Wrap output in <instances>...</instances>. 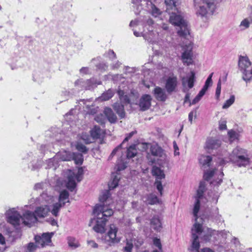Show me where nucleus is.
I'll list each match as a JSON object with an SVG mask.
<instances>
[{
	"instance_id": "1",
	"label": "nucleus",
	"mask_w": 252,
	"mask_h": 252,
	"mask_svg": "<svg viewBox=\"0 0 252 252\" xmlns=\"http://www.w3.org/2000/svg\"><path fill=\"white\" fill-rule=\"evenodd\" d=\"M99 201L103 203L97 204L94 207L93 213L96 217V224L93 227L94 231L102 233L105 231V226L107 218L111 216L113 210L109 208L108 205L110 204V193L108 190H105L101 193L99 197Z\"/></svg>"
},
{
	"instance_id": "2",
	"label": "nucleus",
	"mask_w": 252,
	"mask_h": 252,
	"mask_svg": "<svg viewBox=\"0 0 252 252\" xmlns=\"http://www.w3.org/2000/svg\"><path fill=\"white\" fill-rule=\"evenodd\" d=\"M178 0H165L167 5L166 11L170 15L169 22L177 26V33L180 36L186 37L189 34L188 23L176 8Z\"/></svg>"
},
{
	"instance_id": "3",
	"label": "nucleus",
	"mask_w": 252,
	"mask_h": 252,
	"mask_svg": "<svg viewBox=\"0 0 252 252\" xmlns=\"http://www.w3.org/2000/svg\"><path fill=\"white\" fill-rule=\"evenodd\" d=\"M6 216L7 221L15 227L19 225L21 223L31 227L32 223L37 220V216L35 213L28 211L23 215V217H21L14 208L7 211Z\"/></svg>"
},
{
	"instance_id": "4",
	"label": "nucleus",
	"mask_w": 252,
	"mask_h": 252,
	"mask_svg": "<svg viewBox=\"0 0 252 252\" xmlns=\"http://www.w3.org/2000/svg\"><path fill=\"white\" fill-rule=\"evenodd\" d=\"M238 68L242 74V79L246 82L252 80V63L247 56H240L238 61Z\"/></svg>"
},
{
	"instance_id": "5",
	"label": "nucleus",
	"mask_w": 252,
	"mask_h": 252,
	"mask_svg": "<svg viewBox=\"0 0 252 252\" xmlns=\"http://www.w3.org/2000/svg\"><path fill=\"white\" fill-rule=\"evenodd\" d=\"M229 158L231 161L237 163L240 167L246 166L250 164V159L247 150L239 147L233 149Z\"/></svg>"
},
{
	"instance_id": "6",
	"label": "nucleus",
	"mask_w": 252,
	"mask_h": 252,
	"mask_svg": "<svg viewBox=\"0 0 252 252\" xmlns=\"http://www.w3.org/2000/svg\"><path fill=\"white\" fill-rule=\"evenodd\" d=\"M202 232V224L198 222L197 219H196L191 229L192 242L191 247L190 249H189L191 252H199L200 244L198 241V236L196 235V233L200 235Z\"/></svg>"
},
{
	"instance_id": "7",
	"label": "nucleus",
	"mask_w": 252,
	"mask_h": 252,
	"mask_svg": "<svg viewBox=\"0 0 252 252\" xmlns=\"http://www.w3.org/2000/svg\"><path fill=\"white\" fill-rule=\"evenodd\" d=\"M100 84V81H97L94 78L86 80H83L82 79H80L75 81V86L81 90H87L93 89L96 87L98 85Z\"/></svg>"
},
{
	"instance_id": "8",
	"label": "nucleus",
	"mask_w": 252,
	"mask_h": 252,
	"mask_svg": "<svg viewBox=\"0 0 252 252\" xmlns=\"http://www.w3.org/2000/svg\"><path fill=\"white\" fill-rule=\"evenodd\" d=\"M203 5L199 7L197 13L204 16L208 13L213 14L215 8V0H202Z\"/></svg>"
},
{
	"instance_id": "9",
	"label": "nucleus",
	"mask_w": 252,
	"mask_h": 252,
	"mask_svg": "<svg viewBox=\"0 0 252 252\" xmlns=\"http://www.w3.org/2000/svg\"><path fill=\"white\" fill-rule=\"evenodd\" d=\"M150 151L151 155L148 154L147 158L149 161L152 164L157 161L158 158H163L165 156L163 150L157 144L152 145Z\"/></svg>"
},
{
	"instance_id": "10",
	"label": "nucleus",
	"mask_w": 252,
	"mask_h": 252,
	"mask_svg": "<svg viewBox=\"0 0 252 252\" xmlns=\"http://www.w3.org/2000/svg\"><path fill=\"white\" fill-rule=\"evenodd\" d=\"M205 191V184L203 182L200 183L198 189L197 190L196 195L195 196V202L193 210V214L195 217V220L197 219V214L200 209V199L203 195V193Z\"/></svg>"
},
{
	"instance_id": "11",
	"label": "nucleus",
	"mask_w": 252,
	"mask_h": 252,
	"mask_svg": "<svg viewBox=\"0 0 252 252\" xmlns=\"http://www.w3.org/2000/svg\"><path fill=\"white\" fill-rule=\"evenodd\" d=\"M152 172L153 175L156 177V181L155 184L156 186L157 189L159 192L160 195H162L163 187L160 180L165 178V174L163 171L161 170L160 168L154 166L152 168Z\"/></svg>"
},
{
	"instance_id": "12",
	"label": "nucleus",
	"mask_w": 252,
	"mask_h": 252,
	"mask_svg": "<svg viewBox=\"0 0 252 252\" xmlns=\"http://www.w3.org/2000/svg\"><path fill=\"white\" fill-rule=\"evenodd\" d=\"M192 45L189 43L183 47L182 60L185 64L189 65L192 63Z\"/></svg>"
},
{
	"instance_id": "13",
	"label": "nucleus",
	"mask_w": 252,
	"mask_h": 252,
	"mask_svg": "<svg viewBox=\"0 0 252 252\" xmlns=\"http://www.w3.org/2000/svg\"><path fill=\"white\" fill-rule=\"evenodd\" d=\"M118 228L114 224L110 225L109 230L105 237V239L110 243L115 244L120 241V239L117 237Z\"/></svg>"
},
{
	"instance_id": "14",
	"label": "nucleus",
	"mask_w": 252,
	"mask_h": 252,
	"mask_svg": "<svg viewBox=\"0 0 252 252\" xmlns=\"http://www.w3.org/2000/svg\"><path fill=\"white\" fill-rule=\"evenodd\" d=\"M52 236L49 233H44L41 236H35V244L38 247L43 248L46 246L49 245L51 243Z\"/></svg>"
},
{
	"instance_id": "15",
	"label": "nucleus",
	"mask_w": 252,
	"mask_h": 252,
	"mask_svg": "<svg viewBox=\"0 0 252 252\" xmlns=\"http://www.w3.org/2000/svg\"><path fill=\"white\" fill-rule=\"evenodd\" d=\"M152 97L149 94H144L139 100V106L140 110L145 111L148 110L151 105Z\"/></svg>"
},
{
	"instance_id": "16",
	"label": "nucleus",
	"mask_w": 252,
	"mask_h": 252,
	"mask_svg": "<svg viewBox=\"0 0 252 252\" xmlns=\"http://www.w3.org/2000/svg\"><path fill=\"white\" fill-rule=\"evenodd\" d=\"M178 84L177 78L175 76L169 77L166 80L165 88L168 93L175 91Z\"/></svg>"
},
{
	"instance_id": "17",
	"label": "nucleus",
	"mask_w": 252,
	"mask_h": 252,
	"mask_svg": "<svg viewBox=\"0 0 252 252\" xmlns=\"http://www.w3.org/2000/svg\"><path fill=\"white\" fill-rule=\"evenodd\" d=\"M221 142L219 139L215 138H209L206 142L205 148L208 150H215L217 149L221 146Z\"/></svg>"
},
{
	"instance_id": "18",
	"label": "nucleus",
	"mask_w": 252,
	"mask_h": 252,
	"mask_svg": "<svg viewBox=\"0 0 252 252\" xmlns=\"http://www.w3.org/2000/svg\"><path fill=\"white\" fill-rule=\"evenodd\" d=\"M50 212V208L48 204L43 205L37 207L34 211V213L37 217L44 218L46 217Z\"/></svg>"
},
{
	"instance_id": "19",
	"label": "nucleus",
	"mask_w": 252,
	"mask_h": 252,
	"mask_svg": "<svg viewBox=\"0 0 252 252\" xmlns=\"http://www.w3.org/2000/svg\"><path fill=\"white\" fill-rule=\"evenodd\" d=\"M143 244L142 240H136L135 238L127 240L126 246L124 247L125 252H131L133 248V245L134 244L136 246L138 247Z\"/></svg>"
},
{
	"instance_id": "20",
	"label": "nucleus",
	"mask_w": 252,
	"mask_h": 252,
	"mask_svg": "<svg viewBox=\"0 0 252 252\" xmlns=\"http://www.w3.org/2000/svg\"><path fill=\"white\" fill-rule=\"evenodd\" d=\"M154 94L155 98L158 101H164L167 98L164 90L159 87L155 88Z\"/></svg>"
},
{
	"instance_id": "21",
	"label": "nucleus",
	"mask_w": 252,
	"mask_h": 252,
	"mask_svg": "<svg viewBox=\"0 0 252 252\" xmlns=\"http://www.w3.org/2000/svg\"><path fill=\"white\" fill-rule=\"evenodd\" d=\"M91 137L93 140L100 138L104 134V131L99 126H95L90 131Z\"/></svg>"
},
{
	"instance_id": "22",
	"label": "nucleus",
	"mask_w": 252,
	"mask_h": 252,
	"mask_svg": "<svg viewBox=\"0 0 252 252\" xmlns=\"http://www.w3.org/2000/svg\"><path fill=\"white\" fill-rule=\"evenodd\" d=\"M195 80V73L191 72V74L189 77L184 78L182 80V83L184 86L188 85L189 89H191L193 87Z\"/></svg>"
},
{
	"instance_id": "23",
	"label": "nucleus",
	"mask_w": 252,
	"mask_h": 252,
	"mask_svg": "<svg viewBox=\"0 0 252 252\" xmlns=\"http://www.w3.org/2000/svg\"><path fill=\"white\" fill-rule=\"evenodd\" d=\"M104 113L107 118L108 120L111 123H114L116 122L117 116L111 108L108 107L105 108L104 110Z\"/></svg>"
},
{
	"instance_id": "24",
	"label": "nucleus",
	"mask_w": 252,
	"mask_h": 252,
	"mask_svg": "<svg viewBox=\"0 0 252 252\" xmlns=\"http://www.w3.org/2000/svg\"><path fill=\"white\" fill-rule=\"evenodd\" d=\"M144 201L150 205H154L158 202V199L157 196L153 194H149L143 197Z\"/></svg>"
},
{
	"instance_id": "25",
	"label": "nucleus",
	"mask_w": 252,
	"mask_h": 252,
	"mask_svg": "<svg viewBox=\"0 0 252 252\" xmlns=\"http://www.w3.org/2000/svg\"><path fill=\"white\" fill-rule=\"evenodd\" d=\"M76 186L75 174L71 172L68 176V181L66 184V187L68 189L72 191L75 188Z\"/></svg>"
},
{
	"instance_id": "26",
	"label": "nucleus",
	"mask_w": 252,
	"mask_h": 252,
	"mask_svg": "<svg viewBox=\"0 0 252 252\" xmlns=\"http://www.w3.org/2000/svg\"><path fill=\"white\" fill-rule=\"evenodd\" d=\"M212 160L211 157L209 156L201 155L199 158V162L204 167H209Z\"/></svg>"
},
{
	"instance_id": "27",
	"label": "nucleus",
	"mask_w": 252,
	"mask_h": 252,
	"mask_svg": "<svg viewBox=\"0 0 252 252\" xmlns=\"http://www.w3.org/2000/svg\"><path fill=\"white\" fill-rule=\"evenodd\" d=\"M56 156L62 161H70L72 158V153L65 151L58 153Z\"/></svg>"
},
{
	"instance_id": "28",
	"label": "nucleus",
	"mask_w": 252,
	"mask_h": 252,
	"mask_svg": "<svg viewBox=\"0 0 252 252\" xmlns=\"http://www.w3.org/2000/svg\"><path fill=\"white\" fill-rule=\"evenodd\" d=\"M113 108L121 118H123L125 117V113L123 105L116 102L114 104Z\"/></svg>"
},
{
	"instance_id": "29",
	"label": "nucleus",
	"mask_w": 252,
	"mask_h": 252,
	"mask_svg": "<svg viewBox=\"0 0 252 252\" xmlns=\"http://www.w3.org/2000/svg\"><path fill=\"white\" fill-rule=\"evenodd\" d=\"M151 224L153 229L157 231H159L161 228L160 221L157 217H154L152 218L151 221Z\"/></svg>"
},
{
	"instance_id": "30",
	"label": "nucleus",
	"mask_w": 252,
	"mask_h": 252,
	"mask_svg": "<svg viewBox=\"0 0 252 252\" xmlns=\"http://www.w3.org/2000/svg\"><path fill=\"white\" fill-rule=\"evenodd\" d=\"M112 181L108 184L109 189H112L118 186L120 180V175L116 174L112 175Z\"/></svg>"
},
{
	"instance_id": "31",
	"label": "nucleus",
	"mask_w": 252,
	"mask_h": 252,
	"mask_svg": "<svg viewBox=\"0 0 252 252\" xmlns=\"http://www.w3.org/2000/svg\"><path fill=\"white\" fill-rule=\"evenodd\" d=\"M69 193L67 191L64 190L62 191L60 194L59 196V202L63 204V205H64L67 200V202H69L68 200Z\"/></svg>"
},
{
	"instance_id": "32",
	"label": "nucleus",
	"mask_w": 252,
	"mask_h": 252,
	"mask_svg": "<svg viewBox=\"0 0 252 252\" xmlns=\"http://www.w3.org/2000/svg\"><path fill=\"white\" fill-rule=\"evenodd\" d=\"M72 160H74L76 164H82L83 161V155L79 153H72Z\"/></svg>"
},
{
	"instance_id": "33",
	"label": "nucleus",
	"mask_w": 252,
	"mask_h": 252,
	"mask_svg": "<svg viewBox=\"0 0 252 252\" xmlns=\"http://www.w3.org/2000/svg\"><path fill=\"white\" fill-rule=\"evenodd\" d=\"M118 94L119 95V98L121 102L125 104H127L130 102L128 96L127 95H124V92L123 91H118Z\"/></svg>"
},
{
	"instance_id": "34",
	"label": "nucleus",
	"mask_w": 252,
	"mask_h": 252,
	"mask_svg": "<svg viewBox=\"0 0 252 252\" xmlns=\"http://www.w3.org/2000/svg\"><path fill=\"white\" fill-rule=\"evenodd\" d=\"M228 135L229 136V141L232 142L236 140H238L239 134L233 130H230L228 131Z\"/></svg>"
},
{
	"instance_id": "35",
	"label": "nucleus",
	"mask_w": 252,
	"mask_h": 252,
	"mask_svg": "<svg viewBox=\"0 0 252 252\" xmlns=\"http://www.w3.org/2000/svg\"><path fill=\"white\" fill-rule=\"evenodd\" d=\"M137 151L135 149V146H130L127 150V158H132L135 156Z\"/></svg>"
},
{
	"instance_id": "36",
	"label": "nucleus",
	"mask_w": 252,
	"mask_h": 252,
	"mask_svg": "<svg viewBox=\"0 0 252 252\" xmlns=\"http://www.w3.org/2000/svg\"><path fill=\"white\" fill-rule=\"evenodd\" d=\"M114 94V92L109 89L102 94L100 97V99L104 101L108 100L113 96Z\"/></svg>"
},
{
	"instance_id": "37",
	"label": "nucleus",
	"mask_w": 252,
	"mask_h": 252,
	"mask_svg": "<svg viewBox=\"0 0 252 252\" xmlns=\"http://www.w3.org/2000/svg\"><path fill=\"white\" fill-rule=\"evenodd\" d=\"M235 100V97L234 95H231L230 98L226 100L223 105H222L223 109H227L233 103Z\"/></svg>"
},
{
	"instance_id": "38",
	"label": "nucleus",
	"mask_w": 252,
	"mask_h": 252,
	"mask_svg": "<svg viewBox=\"0 0 252 252\" xmlns=\"http://www.w3.org/2000/svg\"><path fill=\"white\" fill-rule=\"evenodd\" d=\"M63 206L64 205H63V204L60 202L56 203L54 204L53 209L51 211L52 215L56 217L58 216V212L60 211V208Z\"/></svg>"
},
{
	"instance_id": "39",
	"label": "nucleus",
	"mask_w": 252,
	"mask_h": 252,
	"mask_svg": "<svg viewBox=\"0 0 252 252\" xmlns=\"http://www.w3.org/2000/svg\"><path fill=\"white\" fill-rule=\"evenodd\" d=\"M213 73H211L209 76H208V78L207 79L205 85H204L203 87L204 88L208 90V88L211 86L212 85V77L213 76Z\"/></svg>"
},
{
	"instance_id": "40",
	"label": "nucleus",
	"mask_w": 252,
	"mask_h": 252,
	"mask_svg": "<svg viewBox=\"0 0 252 252\" xmlns=\"http://www.w3.org/2000/svg\"><path fill=\"white\" fill-rule=\"evenodd\" d=\"M203 233V235L202 237V239L205 241H208L210 240L211 236H212V230L210 229H208L207 232L205 234V232L202 230L201 233Z\"/></svg>"
},
{
	"instance_id": "41",
	"label": "nucleus",
	"mask_w": 252,
	"mask_h": 252,
	"mask_svg": "<svg viewBox=\"0 0 252 252\" xmlns=\"http://www.w3.org/2000/svg\"><path fill=\"white\" fill-rule=\"evenodd\" d=\"M81 138L86 144H89L92 142V138L91 137V136H90L88 134L86 133H83L82 134Z\"/></svg>"
},
{
	"instance_id": "42",
	"label": "nucleus",
	"mask_w": 252,
	"mask_h": 252,
	"mask_svg": "<svg viewBox=\"0 0 252 252\" xmlns=\"http://www.w3.org/2000/svg\"><path fill=\"white\" fill-rule=\"evenodd\" d=\"M68 240L69 246L72 248H76L79 246L78 243L73 238H69Z\"/></svg>"
},
{
	"instance_id": "43",
	"label": "nucleus",
	"mask_w": 252,
	"mask_h": 252,
	"mask_svg": "<svg viewBox=\"0 0 252 252\" xmlns=\"http://www.w3.org/2000/svg\"><path fill=\"white\" fill-rule=\"evenodd\" d=\"M220 92H221V81H220V79L217 84V87L216 88V94H215L216 98L217 100L219 99L220 94Z\"/></svg>"
},
{
	"instance_id": "44",
	"label": "nucleus",
	"mask_w": 252,
	"mask_h": 252,
	"mask_svg": "<svg viewBox=\"0 0 252 252\" xmlns=\"http://www.w3.org/2000/svg\"><path fill=\"white\" fill-rule=\"evenodd\" d=\"M153 243L154 245L158 249V250H162V245L159 239L155 238L153 240Z\"/></svg>"
},
{
	"instance_id": "45",
	"label": "nucleus",
	"mask_w": 252,
	"mask_h": 252,
	"mask_svg": "<svg viewBox=\"0 0 252 252\" xmlns=\"http://www.w3.org/2000/svg\"><path fill=\"white\" fill-rule=\"evenodd\" d=\"M76 149L80 152L82 153H87V149L86 147L82 144L78 143L76 145Z\"/></svg>"
},
{
	"instance_id": "46",
	"label": "nucleus",
	"mask_w": 252,
	"mask_h": 252,
	"mask_svg": "<svg viewBox=\"0 0 252 252\" xmlns=\"http://www.w3.org/2000/svg\"><path fill=\"white\" fill-rule=\"evenodd\" d=\"M95 120L101 124H103L105 122V118L102 114L97 115L95 117Z\"/></svg>"
},
{
	"instance_id": "47",
	"label": "nucleus",
	"mask_w": 252,
	"mask_h": 252,
	"mask_svg": "<svg viewBox=\"0 0 252 252\" xmlns=\"http://www.w3.org/2000/svg\"><path fill=\"white\" fill-rule=\"evenodd\" d=\"M215 170H211L205 172L204 178L206 180H209L214 174Z\"/></svg>"
},
{
	"instance_id": "48",
	"label": "nucleus",
	"mask_w": 252,
	"mask_h": 252,
	"mask_svg": "<svg viewBox=\"0 0 252 252\" xmlns=\"http://www.w3.org/2000/svg\"><path fill=\"white\" fill-rule=\"evenodd\" d=\"M219 128L220 130H224L227 128L226 121L225 120H220L219 122Z\"/></svg>"
},
{
	"instance_id": "49",
	"label": "nucleus",
	"mask_w": 252,
	"mask_h": 252,
	"mask_svg": "<svg viewBox=\"0 0 252 252\" xmlns=\"http://www.w3.org/2000/svg\"><path fill=\"white\" fill-rule=\"evenodd\" d=\"M36 247H37L36 246V244L35 245L33 243H29L28 246L27 252H33Z\"/></svg>"
},
{
	"instance_id": "50",
	"label": "nucleus",
	"mask_w": 252,
	"mask_h": 252,
	"mask_svg": "<svg viewBox=\"0 0 252 252\" xmlns=\"http://www.w3.org/2000/svg\"><path fill=\"white\" fill-rule=\"evenodd\" d=\"M41 198L42 199L47 198V199H45V202H46L48 204H50L52 202V197L51 196H47L45 193H43L41 195Z\"/></svg>"
},
{
	"instance_id": "51",
	"label": "nucleus",
	"mask_w": 252,
	"mask_h": 252,
	"mask_svg": "<svg viewBox=\"0 0 252 252\" xmlns=\"http://www.w3.org/2000/svg\"><path fill=\"white\" fill-rule=\"evenodd\" d=\"M5 245V239L4 237L0 234V251L4 250V246Z\"/></svg>"
},
{
	"instance_id": "52",
	"label": "nucleus",
	"mask_w": 252,
	"mask_h": 252,
	"mask_svg": "<svg viewBox=\"0 0 252 252\" xmlns=\"http://www.w3.org/2000/svg\"><path fill=\"white\" fill-rule=\"evenodd\" d=\"M87 243L92 248H96L98 247V245L94 241H88Z\"/></svg>"
},
{
	"instance_id": "53",
	"label": "nucleus",
	"mask_w": 252,
	"mask_h": 252,
	"mask_svg": "<svg viewBox=\"0 0 252 252\" xmlns=\"http://www.w3.org/2000/svg\"><path fill=\"white\" fill-rule=\"evenodd\" d=\"M108 54L109 57L110 59H113L116 58V55L115 54V53H114V52L113 50H109L108 52Z\"/></svg>"
},
{
	"instance_id": "54",
	"label": "nucleus",
	"mask_w": 252,
	"mask_h": 252,
	"mask_svg": "<svg viewBox=\"0 0 252 252\" xmlns=\"http://www.w3.org/2000/svg\"><path fill=\"white\" fill-rule=\"evenodd\" d=\"M201 99V97L199 96L198 95L193 99L191 102H190L189 106L192 104H195L197 103Z\"/></svg>"
},
{
	"instance_id": "55",
	"label": "nucleus",
	"mask_w": 252,
	"mask_h": 252,
	"mask_svg": "<svg viewBox=\"0 0 252 252\" xmlns=\"http://www.w3.org/2000/svg\"><path fill=\"white\" fill-rule=\"evenodd\" d=\"M121 147H122V144H120V145H119L118 146H117L116 148H115L113 150V151L112 152L111 154V155H110V157H113L114 156L116 152L120 149H121Z\"/></svg>"
},
{
	"instance_id": "56",
	"label": "nucleus",
	"mask_w": 252,
	"mask_h": 252,
	"mask_svg": "<svg viewBox=\"0 0 252 252\" xmlns=\"http://www.w3.org/2000/svg\"><path fill=\"white\" fill-rule=\"evenodd\" d=\"M135 131H132L128 133V135L124 140L123 143L127 141L133 135V134H135Z\"/></svg>"
},
{
	"instance_id": "57",
	"label": "nucleus",
	"mask_w": 252,
	"mask_h": 252,
	"mask_svg": "<svg viewBox=\"0 0 252 252\" xmlns=\"http://www.w3.org/2000/svg\"><path fill=\"white\" fill-rule=\"evenodd\" d=\"M173 144H174V149L175 150L174 155L175 156H178L180 154V153L179 152V148H178L175 142H174Z\"/></svg>"
},
{
	"instance_id": "58",
	"label": "nucleus",
	"mask_w": 252,
	"mask_h": 252,
	"mask_svg": "<svg viewBox=\"0 0 252 252\" xmlns=\"http://www.w3.org/2000/svg\"><path fill=\"white\" fill-rule=\"evenodd\" d=\"M121 65V63L119 61H117L116 63H113L111 65V67L112 69H117L118 68L120 65Z\"/></svg>"
},
{
	"instance_id": "59",
	"label": "nucleus",
	"mask_w": 252,
	"mask_h": 252,
	"mask_svg": "<svg viewBox=\"0 0 252 252\" xmlns=\"http://www.w3.org/2000/svg\"><path fill=\"white\" fill-rule=\"evenodd\" d=\"M207 89L203 88L199 92L198 94H197L199 96H200L201 98L205 94L206 92L207 91Z\"/></svg>"
},
{
	"instance_id": "60",
	"label": "nucleus",
	"mask_w": 252,
	"mask_h": 252,
	"mask_svg": "<svg viewBox=\"0 0 252 252\" xmlns=\"http://www.w3.org/2000/svg\"><path fill=\"white\" fill-rule=\"evenodd\" d=\"M125 71L126 73H132V72H134V70L133 68H131L128 66H126L125 68Z\"/></svg>"
},
{
	"instance_id": "61",
	"label": "nucleus",
	"mask_w": 252,
	"mask_h": 252,
	"mask_svg": "<svg viewBox=\"0 0 252 252\" xmlns=\"http://www.w3.org/2000/svg\"><path fill=\"white\" fill-rule=\"evenodd\" d=\"M214 252L212 250L208 248H205L201 249L200 252Z\"/></svg>"
},
{
	"instance_id": "62",
	"label": "nucleus",
	"mask_w": 252,
	"mask_h": 252,
	"mask_svg": "<svg viewBox=\"0 0 252 252\" xmlns=\"http://www.w3.org/2000/svg\"><path fill=\"white\" fill-rule=\"evenodd\" d=\"M193 114L194 112L193 111H191L189 113V120L190 122V123H192Z\"/></svg>"
},
{
	"instance_id": "63",
	"label": "nucleus",
	"mask_w": 252,
	"mask_h": 252,
	"mask_svg": "<svg viewBox=\"0 0 252 252\" xmlns=\"http://www.w3.org/2000/svg\"><path fill=\"white\" fill-rule=\"evenodd\" d=\"M80 72L83 73H87L89 71V68L88 67H82L80 69Z\"/></svg>"
},
{
	"instance_id": "64",
	"label": "nucleus",
	"mask_w": 252,
	"mask_h": 252,
	"mask_svg": "<svg viewBox=\"0 0 252 252\" xmlns=\"http://www.w3.org/2000/svg\"><path fill=\"white\" fill-rule=\"evenodd\" d=\"M43 185L42 183H38L35 185L34 188L36 189H41L43 188H42Z\"/></svg>"
}]
</instances>
